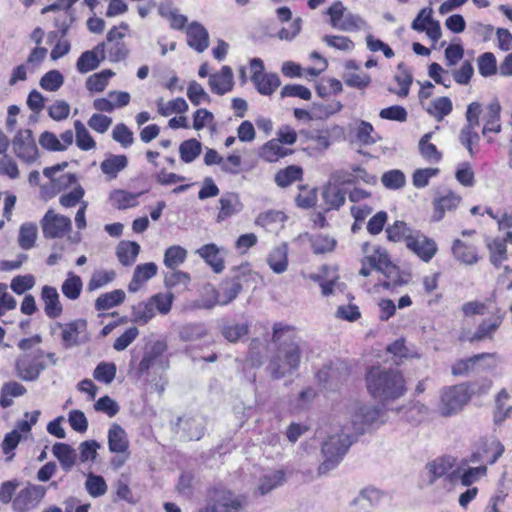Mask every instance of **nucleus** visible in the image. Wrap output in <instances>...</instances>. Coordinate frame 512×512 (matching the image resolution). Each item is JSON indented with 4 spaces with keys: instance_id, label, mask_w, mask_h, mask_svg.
Segmentation results:
<instances>
[{
    "instance_id": "1",
    "label": "nucleus",
    "mask_w": 512,
    "mask_h": 512,
    "mask_svg": "<svg viewBox=\"0 0 512 512\" xmlns=\"http://www.w3.org/2000/svg\"><path fill=\"white\" fill-rule=\"evenodd\" d=\"M272 342L277 344V350L267 368L273 379H281L299 368L302 354L300 338L292 326L278 322L273 326Z\"/></svg>"
},
{
    "instance_id": "2",
    "label": "nucleus",
    "mask_w": 512,
    "mask_h": 512,
    "mask_svg": "<svg viewBox=\"0 0 512 512\" xmlns=\"http://www.w3.org/2000/svg\"><path fill=\"white\" fill-rule=\"evenodd\" d=\"M365 379L369 394L382 403L396 400L406 391L403 375L394 369L373 366Z\"/></svg>"
},
{
    "instance_id": "3",
    "label": "nucleus",
    "mask_w": 512,
    "mask_h": 512,
    "mask_svg": "<svg viewBox=\"0 0 512 512\" xmlns=\"http://www.w3.org/2000/svg\"><path fill=\"white\" fill-rule=\"evenodd\" d=\"M257 274L254 273L248 263L242 264L232 269V275L224 279L218 289H212L213 298L205 300V308H213L216 305H228L233 302L244 287L249 283H255Z\"/></svg>"
},
{
    "instance_id": "4",
    "label": "nucleus",
    "mask_w": 512,
    "mask_h": 512,
    "mask_svg": "<svg viewBox=\"0 0 512 512\" xmlns=\"http://www.w3.org/2000/svg\"><path fill=\"white\" fill-rule=\"evenodd\" d=\"M353 441V436L345 433L328 437V439L322 444L324 461L319 466L318 473L325 474L337 467Z\"/></svg>"
},
{
    "instance_id": "5",
    "label": "nucleus",
    "mask_w": 512,
    "mask_h": 512,
    "mask_svg": "<svg viewBox=\"0 0 512 512\" xmlns=\"http://www.w3.org/2000/svg\"><path fill=\"white\" fill-rule=\"evenodd\" d=\"M244 500L225 488H213L208 491L206 505L199 512H239Z\"/></svg>"
},
{
    "instance_id": "6",
    "label": "nucleus",
    "mask_w": 512,
    "mask_h": 512,
    "mask_svg": "<svg viewBox=\"0 0 512 512\" xmlns=\"http://www.w3.org/2000/svg\"><path fill=\"white\" fill-rule=\"evenodd\" d=\"M346 8L341 1H336L327 10L331 26L341 31H358L366 26V22L357 14L345 13Z\"/></svg>"
},
{
    "instance_id": "7",
    "label": "nucleus",
    "mask_w": 512,
    "mask_h": 512,
    "mask_svg": "<svg viewBox=\"0 0 512 512\" xmlns=\"http://www.w3.org/2000/svg\"><path fill=\"white\" fill-rule=\"evenodd\" d=\"M43 351L38 349L32 353H24L15 361V372L18 378L24 381H36L40 373L46 368L40 359Z\"/></svg>"
},
{
    "instance_id": "8",
    "label": "nucleus",
    "mask_w": 512,
    "mask_h": 512,
    "mask_svg": "<svg viewBox=\"0 0 512 512\" xmlns=\"http://www.w3.org/2000/svg\"><path fill=\"white\" fill-rule=\"evenodd\" d=\"M470 399L467 388L460 384L443 389L441 394L440 412L443 416L458 413Z\"/></svg>"
},
{
    "instance_id": "9",
    "label": "nucleus",
    "mask_w": 512,
    "mask_h": 512,
    "mask_svg": "<svg viewBox=\"0 0 512 512\" xmlns=\"http://www.w3.org/2000/svg\"><path fill=\"white\" fill-rule=\"evenodd\" d=\"M44 238H62L72 228L71 219L49 209L40 221Z\"/></svg>"
},
{
    "instance_id": "10",
    "label": "nucleus",
    "mask_w": 512,
    "mask_h": 512,
    "mask_svg": "<svg viewBox=\"0 0 512 512\" xmlns=\"http://www.w3.org/2000/svg\"><path fill=\"white\" fill-rule=\"evenodd\" d=\"M15 155L25 163L31 164L38 158V147L30 129L19 130L12 140Z\"/></svg>"
},
{
    "instance_id": "11",
    "label": "nucleus",
    "mask_w": 512,
    "mask_h": 512,
    "mask_svg": "<svg viewBox=\"0 0 512 512\" xmlns=\"http://www.w3.org/2000/svg\"><path fill=\"white\" fill-rule=\"evenodd\" d=\"M46 488L42 485L28 484L19 491L12 501L15 512H29L45 497Z\"/></svg>"
},
{
    "instance_id": "12",
    "label": "nucleus",
    "mask_w": 512,
    "mask_h": 512,
    "mask_svg": "<svg viewBox=\"0 0 512 512\" xmlns=\"http://www.w3.org/2000/svg\"><path fill=\"white\" fill-rule=\"evenodd\" d=\"M56 326L63 329L61 338L62 344L66 349L84 344L89 340L87 321L85 319H76L67 324L57 322Z\"/></svg>"
},
{
    "instance_id": "13",
    "label": "nucleus",
    "mask_w": 512,
    "mask_h": 512,
    "mask_svg": "<svg viewBox=\"0 0 512 512\" xmlns=\"http://www.w3.org/2000/svg\"><path fill=\"white\" fill-rule=\"evenodd\" d=\"M167 350V344L164 341H156L145 352L138 365L139 374L146 373L150 368L159 366L162 369L168 367V362L163 360V354Z\"/></svg>"
},
{
    "instance_id": "14",
    "label": "nucleus",
    "mask_w": 512,
    "mask_h": 512,
    "mask_svg": "<svg viewBox=\"0 0 512 512\" xmlns=\"http://www.w3.org/2000/svg\"><path fill=\"white\" fill-rule=\"evenodd\" d=\"M407 248L425 262H429L437 251L436 243L420 231H416L415 235L409 238Z\"/></svg>"
},
{
    "instance_id": "15",
    "label": "nucleus",
    "mask_w": 512,
    "mask_h": 512,
    "mask_svg": "<svg viewBox=\"0 0 512 512\" xmlns=\"http://www.w3.org/2000/svg\"><path fill=\"white\" fill-rule=\"evenodd\" d=\"M381 415L382 410L377 406L363 405L355 411L352 423L355 430L363 433L369 426L377 423Z\"/></svg>"
},
{
    "instance_id": "16",
    "label": "nucleus",
    "mask_w": 512,
    "mask_h": 512,
    "mask_svg": "<svg viewBox=\"0 0 512 512\" xmlns=\"http://www.w3.org/2000/svg\"><path fill=\"white\" fill-rule=\"evenodd\" d=\"M504 451L505 448L503 444L498 440H493L489 444H484L478 451L473 452L470 456V462L479 463L486 461L488 464L492 465L497 462Z\"/></svg>"
},
{
    "instance_id": "17",
    "label": "nucleus",
    "mask_w": 512,
    "mask_h": 512,
    "mask_svg": "<svg viewBox=\"0 0 512 512\" xmlns=\"http://www.w3.org/2000/svg\"><path fill=\"white\" fill-rule=\"evenodd\" d=\"M208 83L211 91L217 95H224L231 91L234 85L232 69L229 66H223L220 73L210 75Z\"/></svg>"
},
{
    "instance_id": "18",
    "label": "nucleus",
    "mask_w": 512,
    "mask_h": 512,
    "mask_svg": "<svg viewBox=\"0 0 512 512\" xmlns=\"http://www.w3.org/2000/svg\"><path fill=\"white\" fill-rule=\"evenodd\" d=\"M175 426L184 432L188 440H200L205 432L204 421L200 417H178Z\"/></svg>"
},
{
    "instance_id": "19",
    "label": "nucleus",
    "mask_w": 512,
    "mask_h": 512,
    "mask_svg": "<svg viewBox=\"0 0 512 512\" xmlns=\"http://www.w3.org/2000/svg\"><path fill=\"white\" fill-rule=\"evenodd\" d=\"M220 211L217 215V222H222L227 218L240 213L243 210V203L237 193H225L219 199Z\"/></svg>"
},
{
    "instance_id": "20",
    "label": "nucleus",
    "mask_w": 512,
    "mask_h": 512,
    "mask_svg": "<svg viewBox=\"0 0 512 512\" xmlns=\"http://www.w3.org/2000/svg\"><path fill=\"white\" fill-rule=\"evenodd\" d=\"M41 300L44 302L45 314L55 319L63 312L62 304L59 300V293L55 287L45 285L41 291Z\"/></svg>"
},
{
    "instance_id": "21",
    "label": "nucleus",
    "mask_w": 512,
    "mask_h": 512,
    "mask_svg": "<svg viewBox=\"0 0 512 512\" xmlns=\"http://www.w3.org/2000/svg\"><path fill=\"white\" fill-rule=\"evenodd\" d=\"M493 357L494 354L492 353H481L467 359L458 360L452 365L451 372L454 376H464L473 371L476 366H481L483 369L492 368L493 365H482V361Z\"/></svg>"
},
{
    "instance_id": "22",
    "label": "nucleus",
    "mask_w": 512,
    "mask_h": 512,
    "mask_svg": "<svg viewBox=\"0 0 512 512\" xmlns=\"http://www.w3.org/2000/svg\"><path fill=\"white\" fill-rule=\"evenodd\" d=\"M109 451L117 454L128 453L129 440L126 431L117 423H113L108 431Z\"/></svg>"
},
{
    "instance_id": "23",
    "label": "nucleus",
    "mask_w": 512,
    "mask_h": 512,
    "mask_svg": "<svg viewBox=\"0 0 512 512\" xmlns=\"http://www.w3.org/2000/svg\"><path fill=\"white\" fill-rule=\"evenodd\" d=\"M187 43L197 52H203L209 45V34L203 25L192 22L187 28Z\"/></svg>"
},
{
    "instance_id": "24",
    "label": "nucleus",
    "mask_w": 512,
    "mask_h": 512,
    "mask_svg": "<svg viewBox=\"0 0 512 512\" xmlns=\"http://www.w3.org/2000/svg\"><path fill=\"white\" fill-rule=\"evenodd\" d=\"M460 201L461 197L452 191H448L446 194L435 198L433 201L434 213L432 220L435 222L442 220L445 212L454 210L459 205Z\"/></svg>"
},
{
    "instance_id": "25",
    "label": "nucleus",
    "mask_w": 512,
    "mask_h": 512,
    "mask_svg": "<svg viewBox=\"0 0 512 512\" xmlns=\"http://www.w3.org/2000/svg\"><path fill=\"white\" fill-rule=\"evenodd\" d=\"M196 253L204 259L215 273H221L224 270V260L220 256V249L216 244H205Z\"/></svg>"
},
{
    "instance_id": "26",
    "label": "nucleus",
    "mask_w": 512,
    "mask_h": 512,
    "mask_svg": "<svg viewBox=\"0 0 512 512\" xmlns=\"http://www.w3.org/2000/svg\"><path fill=\"white\" fill-rule=\"evenodd\" d=\"M267 263L274 273L285 272L288 268V244L283 242L273 248L267 257Z\"/></svg>"
},
{
    "instance_id": "27",
    "label": "nucleus",
    "mask_w": 512,
    "mask_h": 512,
    "mask_svg": "<svg viewBox=\"0 0 512 512\" xmlns=\"http://www.w3.org/2000/svg\"><path fill=\"white\" fill-rule=\"evenodd\" d=\"M52 453L59 460L61 467L66 472L71 471L76 464L77 453L69 444L55 443L52 447Z\"/></svg>"
},
{
    "instance_id": "28",
    "label": "nucleus",
    "mask_w": 512,
    "mask_h": 512,
    "mask_svg": "<svg viewBox=\"0 0 512 512\" xmlns=\"http://www.w3.org/2000/svg\"><path fill=\"white\" fill-rule=\"evenodd\" d=\"M251 80L255 84L257 91L267 96L272 95L281 84L279 76L275 73H264L261 77L259 73H254Z\"/></svg>"
},
{
    "instance_id": "29",
    "label": "nucleus",
    "mask_w": 512,
    "mask_h": 512,
    "mask_svg": "<svg viewBox=\"0 0 512 512\" xmlns=\"http://www.w3.org/2000/svg\"><path fill=\"white\" fill-rule=\"evenodd\" d=\"M128 165V159L125 155L108 154L101 162V171L110 179L117 177L118 173Z\"/></svg>"
},
{
    "instance_id": "30",
    "label": "nucleus",
    "mask_w": 512,
    "mask_h": 512,
    "mask_svg": "<svg viewBox=\"0 0 512 512\" xmlns=\"http://www.w3.org/2000/svg\"><path fill=\"white\" fill-rule=\"evenodd\" d=\"M417 230L410 228L406 222L397 220L386 228L387 239L391 242L405 241L406 245L410 237L415 235Z\"/></svg>"
},
{
    "instance_id": "31",
    "label": "nucleus",
    "mask_w": 512,
    "mask_h": 512,
    "mask_svg": "<svg viewBox=\"0 0 512 512\" xmlns=\"http://www.w3.org/2000/svg\"><path fill=\"white\" fill-rule=\"evenodd\" d=\"M346 191L340 189L337 185L328 183L322 192L324 202L329 206L328 209L338 210L345 204Z\"/></svg>"
},
{
    "instance_id": "32",
    "label": "nucleus",
    "mask_w": 512,
    "mask_h": 512,
    "mask_svg": "<svg viewBox=\"0 0 512 512\" xmlns=\"http://www.w3.org/2000/svg\"><path fill=\"white\" fill-rule=\"evenodd\" d=\"M501 106L497 100L491 102L487 107L486 122L482 129V135L486 136L488 133H499L501 131L500 120Z\"/></svg>"
},
{
    "instance_id": "33",
    "label": "nucleus",
    "mask_w": 512,
    "mask_h": 512,
    "mask_svg": "<svg viewBox=\"0 0 512 512\" xmlns=\"http://www.w3.org/2000/svg\"><path fill=\"white\" fill-rule=\"evenodd\" d=\"M509 397V393L504 388L496 396L494 423L497 425L502 424L508 418H512V406H506Z\"/></svg>"
},
{
    "instance_id": "34",
    "label": "nucleus",
    "mask_w": 512,
    "mask_h": 512,
    "mask_svg": "<svg viewBox=\"0 0 512 512\" xmlns=\"http://www.w3.org/2000/svg\"><path fill=\"white\" fill-rule=\"evenodd\" d=\"M140 252V245L133 241H122L117 246V257L119 262L124 266H130L135 262Z\"/></svg>"
},
{
    "instance_id": "35",
    "label": "nucleus",
    "mask_w": 512,
    "mask_h": 512,
    "mask_svg": "<svg viewBox=\"0 0 512 512\" xmlns=\"http://www.w3.org/2000/svg\"><path fill=\"white\" fill-rule=\"evenodd\" d=\"M289 150L282 147L277 140L272 139L266 142L260 149L259 156L266 162H277L280 158L287 156Z\"/></svg>"
},
{
    "instance_id": "36",
    "label": "nucleus",
    "mask_w": 512,
    "mask_h": 512,
    "mask_svg": "<svg viewBox=\"0 0 512 512\" xmlns=\"http://www.w3.org/2000/svg\"><path fill=\"white\" fill-rule=\"evenodd\" d=\"M126 297L122 289L101 294L95 301L97 311L108 310L124 302Z\"/></svg>"
},
{
    "instance_id": "37",
    "label": "nucleus",
    "mask_w": 512,
    "mask_h": 512,
    "mask_svg": "<svg viewBox=\"0 0 512 512\" xmlns=\"http://www.w3.org/2000/svg\"><path fill=\"white\" fill-rule=\"evenodd\" d=\"M452 252L455 258L462 263L472 265L478 261L476 249L467 245L459 239H456L452 246Z\"/></svg>"
},
{
    "instance_id": "38",
    "label": "nucleus",
    "mask_w": 512,
    "mask_h": 512,
    "mask_svg": "<svg viewBox=\"0 0 512 512\" xmlns=\"http://www.w3.org/2000/svg\"><path fill=\"white\" fill-rule=\"evenodd\" d=\"M303 170L300 166L290 165L285 169L279 170L275 174V182L279 187L285 188L290 186L292 183L301 180Z\"/></svg>"
},
{
    "instance_id": "39",
    "label": "nucleus",
    "mask_w": 512,
    "mask_h": 512,
    "mask_svg": "<svg viewBox=\"0 0 512 512\" xmlns=\"http://www.w3.org/2000/svg\"><path fill=\"white\" fill-rule=\"evenodd\" d=\"M249 332L248 323H232L227 322L222 325L221 334L230 343L238 342Z\"/></svg>"
},
{
    "instance_id": "40",
    "label": "nucleus",
    "mask_w": 512,
    "mask_h": 512,
    "mask_svg": "<svg viewBox=\"0 0 512 512\" xmlns=\"http://www.w3.org/2000/svg\"><path fill=\"white\" fill-rule=\"evenodd\" d=\"M141 194L142 193L127 192L125 190H114L110 194V200L115 208L119 210H124L136 206L137 198Z\"/></svg>"
},
{
    "instance_id": "41",
    "label": "nucleus",
    "mask_w": 512,
    "mask_h": 512,
    "mask_svg": "<svg viewBox=\"0 0 512 512\" xmlns=\"http://www.w3.org/2000/svg\"><path fill=\"white\" fill-rule=\"evenodd\" d=\"M155 316V308L153 302H140L132 306V322L144 325L147 324Z\"/></svg>"
},
{
    "instance_id": "42",
    "label": "nucleus",
    "mask_w": 512,
    "mask_h": 512,
    "mask_svg": "<svg viewBox=\"0 0 512 512\" xmlns=\"http://www.w3.org/2000/svg\"><path fill=\"white\" fill-rule=\"evenodd\" d=\"M202 152V144L195 138L183 141L179 146L180 158L185 163L193 162Z\"/></svg>"
},
{
    "instance_id": "43",
    "label": "nucleus",
    "mask_w": 512,
    "mask_h": 512,
    "mask_svg": "<svg viewBox=\"0 0 512 512\" xmlns=\"http://www.w3.org/2000/svg\"><path fill=\"white\" fill-rule=\"evenodd\" d=\"M381 273H383L387 278V280L380 284L384 289H393L408 282V280L402 277L400 269L393 263L388 264V266H384V270Z\"/></svg>"
},
{
    "instance_id": "44",
    "label": "nucleus",
    "mask_w": 512,
    "mask_h": 512,
    "mask_svg": "<svg viewBox=\"0 0 512 512\" xmlns=\"http://www.w3.org/2000/svg\"><path fill=\"white\" fill-rule=\"evenodd\" d=\"M187 257V251L179 245L168 247L164 253V264L169 269H176Z\"/></svg>"
},
{
    "instance_id": "45",
    "label": "nucleus",
    "mask_w": 512,
    "mask_h": 512,
    "mask_svg": "<svg viewBox=\"0 0 512 512\" xmlns=\"http://www.w3.org/2000/svg\"><path fill=\"white\" fill-rule=\"evenodd\" d=\"M36 239L37 226L30 222L22 224L18 236L19 246L24 250H29L34 247Z\"/></svg>"
},
{
    "instance_id": "46",
    "label": "nucleus",
    "mask_w": 512,
    "mask_h": 512,
    "mask_svg": "<svg viewBox=\"0 0 512 512\" xmlns=\"http://www.w3.org/2000/svg\"><path fill=\"white\" fill-rule=\"evenodd\" d=\"M61 290L65 297L70 300H76L82 291L81 278L73 272H69L68 277L62 284Z\"/></svg>"
},
{
    "instance_id": "47",
    "label": "nucleus",
    "mask_w": 512,
    "mask_h": 512,
    "mask_svg": "<svg viewBox=\"0 0 512 512\" xmlns=\"http://www.w3.org/2000/svg\"><path fill=\"white\" fill-rule=\"evenodd\" d=\"M397 70L398 73L394 76V80L400 86V90L396 93L400 97H406L409 94V89L413 82V77L403 62L398 64Z\"/></svg>"
},
{
    "instance_id": "48",
    "label": "nucleus",
    "mask_w": 512,
    "mask_h": 512,
    "mask_svg": "<svg viewBox=\"0 0 512 512\" xmlns=\"http://www.w3.org/2000/svg\"><path fill=\"white\" fill-rule=\"evenodd\" d=\"M112 76H114V72L110 69L95 73L87 78L86 88L92 92H102L106 88L109 78Z\"/></svg>"
},
{
    "instance_id": "49",
    "label": "nucleus",
    "mask_w": 512,
    "mask_h": 512,
    "mask_svg": "<svg viewBox=\"0 0 512 512\" xmlns=\"http://www.w3.org/2000/svg\"><path fill=\"white\" fill-rule=\"evenodd\" d=\"M432 132H428L422 136L419 141V151L422 157L430 162H438L441 160V153L438 151L436 146L430 143V139L432 138Z\"/></svg>"
},
{
    "instance_id": "50",
    "label": "nucleus",
    "mask_w": 512,
    "mask_h": 512,
    "mask_svg": "<svg viewBox=\"0 0 512 512\" xmlns=\"http://www.w3.org/2000/svg\"><path fill=\"white\" fill-rule=\"evenodd\" d=\"M479 74L482 77H490L497 73V61L492 52H485L477 59Z\"/></svg>"
},
{
    "instance_id": "51",
    "label": "nucleus",
    "mask_w": 512,
    "mask_h": 512,
    "mask_svg": "<svg viewBox=\"0 0 512 512\" xmlns=\"http://www.w3.org/2000/svg\"><path fill=\"white\" fill-rule=\"evenodd\" d=\"M76 132V144L84 151L91 150L96 147V142L80 120H76L74 123Z\"/></svg>"
},
{
    "instance_id": "52",
    "label": "nucleus",
    "mask_w": 512,
    "mask_h": 512,
    "mask_svg": "<svg viewBox=\"0 0 512 512\" xmlns=\"http://www.w3.org/2000/svg\"><path fill=\"white\" fill-rule=\"evenodd\" d=\"M101 59L98 58L95 51L83 52L77 60L76 68L81 74L88 73L99 67Z\"/></svg>"
},
{
    "instance_id": "53",
    "label": "nucleus",
    "mask_w": 512,
    "mask_h": 512,
    "mask_svg": "<svg viewBox=\"0 0 512 512\" xmlns=\"http://www.w3.org/2000/svg\"><path fill=\"white\" fill-rule=\"evenodd\" d=\"M117 372V367L112 362H100L93 371V377L99 382L110 384Z\"/></svg>"
},
{
    "instance_id": "54",
    "label": "nucleus",
    "mask_w": 512,
    "mask_h": 512,
    "mask_svg": "<svg viewBox=\"0 0 512 512\" xmlns=\"http://www.w3.org/2000/svg\"><path fill=\"white\" fill-rule=\"evenodd\" d=\"M488 249L490 251V261L494 266L499 267L502 262L507 259L505 241L496 238L488 243Z\"/></svg>"
},
{
    "instance_id": "55",
    "label": "nucleus",
    "mask_w": 512,
    "mask_h": 512,
    "mask_svg": "<svg viewBox=\"0 0 512 512\" xmlns=\"http://www.w3.org/2000/svg\"><path fill=\"white\" fill-rule=\"evenodd\" d=\"M285 474L283 471H275L271 474L265 475L260 479L258 490L261 495H265L272 491L274 488L281 485L284 481Z\"/></svg>"
},
{
    "instance_id": "56",
    "label": "nucleus",
    "mask_w": 512,
    "mask_h": 512,
    "mask_svg": "<svg viewBox=\"0 0 512 512\" xmlns=\"http://www.w3.org/2000/svg\"><path fill=\"white\" fill-rule=\"evenodd\" d=\"M433 109H428V112L433 115L438 121H441L445 116L452 112L453 104L448 97H439L432 101Z\"/></svg>"
},
{
    "instance_id": "57",
    "label": "nucleus",
    "mask_w": 512,
    "mask_h": 512,
    "mask_svg": "<svg viewBox=\"0 0 512 512\" xmlns=\"http://www.w3.org/2000/svg\"><path fill=\"white\" fill-rule=\"evenodd\" d=\"M384 187L392 190L402 188L406 183V177L401 170L393 169L385 172L381 177Z\"/></svg>"
},
{
    "instance_id": "58",
    "label": "nucleus",
    "mask_w": 512,
    "mask_h": 512,
    "mask_svg": "<svg viewBox=\"0 0 512 512\" xmlns=\"http://www.w3.org/2000/svg\"><path fill=\"white\" fill-rule=\"evenodd\" d=\"M502 322V317H498L494 322L488 323L483 321L476 329V332L467 340L469 342L481 341L486 337H491L492 334L498 329Z\"/></svg>"
},
{
    "instance_id": "59",
    "label": "nucleus",
    "mask_w": 512,
    "mask_h": 512,
    "mask_svg": "<svg viewBox=\"0 0 512 512\" xmlns=\"http://www.w3.org/2000/svg\"><path fill=\"white\" fill-rule=\"evenodd\" d=\"M64 83V77L58 70L45 73L40 79V86L50 92L57 91Z\"/></svg>"
},
{
    "instance_id": "60",
    "label": "nucleus",
    "mask_w": 512,
    "mask_h": 512,
    "mask_svg": "<svg viewBox=\"0 0 512 512\" xmlns=\"http://www.w3.org/2000/svg\"><path fill=\"white\" fill-rule=\"evenodd\" d=\"M87 492L92 497H100L107 491V484L102 476L90 473L85 483Z\"/></svg>"
},
{
    "instance_id": "61",
    "label": "nucleus",
    "mask_w": 512,
    "mask_h": 512,
    "mask_svg": "<svg viewBox=\"0 0 512 512\" xmlns=\"http://www.w3.org/2000/svg\"><path fill=\"white\" fill-rule=\"evenodd\" d=\"M450 461L444 458H438L427 464V469L430 474L429 483L433 484L437 478L446 475L451 468Z\"/></svg>"
},
{
    "instance_id": "62",
    "label": "nucleus",
    "mask_w": 512,
    "mask_h": 512,
    "mask_svg": "<svg viewBox=\"0 0 512 512\" xmlns=\"http://www.w3.org/2000/svg\"><path fill=\"white\" fill-rule=\"evenodd\" d=\"M374 132V128L371 123L367 121H360L358 127L356 128V138L362 145H372L375 144L380 137H374L372 134Z\"/></svg>"
},
{
    "instance_id": "63",
    "label": "nucleus",
    "mask_w": 512,
    "mask_h": 512,
    "mask_svg": "<svg viewBox=\"0 0 512 512\" xmlns=\"http://www.w3.org/2000/svg\"><path fill=\"white\" fill-rule=\"evenodd\" d=\"M460 143L468 150L471 156L474 155V146H477L480 141V135L475 131V128L462 127L459 134Z\"/></svg>"
},
{
    "instance_id": "64",
    "label": "nucleus",
    "mask_w": 512,
    "mask_h": 512,
    "mask_svg": "<svg viewBox=\"0 0 512 512\" xmlns=\"http://www.w3.org/2000/svg\"><path fill=\"white\" fill-rule=\"evenodd\" d=\"M300 193L295 197V203L297 207L303 209H309L313 207L317 202V189H306L305 186H299Z\"/></svg>"
}]
</instances>
